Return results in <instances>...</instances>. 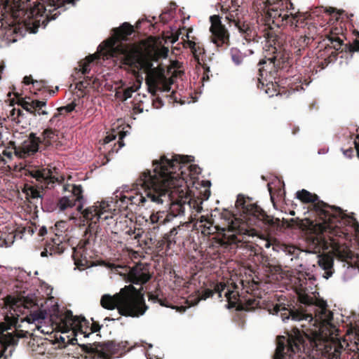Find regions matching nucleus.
<instances>
[{
  "instance_id": "nucleus-15",
  "label": "nucleus",
  "mask_w": 359,
  "mask_h": 359,
  "mask_svg": "<svg viewBox=\"0 0 359 359\" xmlns=\"http://www.w3.org/2000/svg\"><path fill=\"white\" fill-rule=\"evenodd\" d=\"M111 210V205L108 201H97L93 205L86 208L82 215L88 222H90L89 227L94 229L100 220H107L112 217Z\"/></svg>"
},
{
  "instance_id": "nucleus-39",
  "label": "nucleus",
  "mask_w": 359,
  "mask_h": 359,
  "mask_svg": "<svg viewBox=\"0 0 359 359\" xmlns=\"http://www.w3.org/2000/svg\"><path fill=\"white\" fill-rule=\"evenodd\" d=\"M231 60L236 65H240L243 59L242 53L236 48H232L230 50Z\"/></svg>"
},
{
  "instance_id": "nucleus-23",
  "label": "nucleus",
  "mask_w": 359,
  "mask_h": 359,
  "mask_svg": "<svg viewBox=\"0 0 359 359\" xmlns=\"http://www.w3.org/2000/svg\"><path fill=\"white\" fill-rule=\"evenodd\" d=\"M169 192L170 193V200L168 203H165L167 205H170V210L173 213L172 215H170V219H171L177 215H181L184 212L185 201L182 203V198L186 196L187 194H184L183 196H180L176 189L172 187H170Z\"/></svg>"
},
{
  "instance_id": "nucleus-4",
  "label": "nucleus",
  "mask_w": 359,
  "mask_h": 359,
  "mask_svg": "<svg viewBox=\"0 0 359 359\" xmlns=\"http://www.w3.org/2000/svg\"><path fill=\"white\" fill-rule=\"evenodd\" d=\"M172 168V161H168L165 155L160 156L159 159L152 161V170H146L142 172L135 182L137 188L140 187L142 193H136L135 195H130V203L138 206H147V203L151 201L157 205H162L164 202H168L170 197V184H175V187L182 190L184 181L183 179L169 177L167 168ZM182 192V191H181Z\"/></svg>"
},
{
  "instance_id": "nucleus-48",
  "label": "nucleus",
  "mask_w": 359,
  "mask_h": 359,
  "mask_svg": "<svg viewBox=\"0 0 359 359\" xmlns=\"http://www.w3.org/2000/svg\"><path fill=\"white\" fill-rule=\"evenodd\" d=\"M200 66H201V67L203 68V71H204V73H203V80H208L209 79V76H208V73L210 72V67L208 66V65L206 63H205L204 62H201V65H199Z\"/></svg>"
},
{
  "instance_id": "nucleus-25",
  "label": "nucleus",
  "mask_w": 359,
  "mask_h": 359,
  "mask_svg": "<svg viewBox=\"0 0 359 359\" xmlns=\"http://www.w3.org/2000/svg\"><path fill=\"white\" fill-rule=\"evenodd\" d=\"M192 32V28H189L187 30V34L185 35L186 40H184L183 46L186 48H189L191 50V53L197 62L198 65H201V62L202 60L200 59L201 56H203L205 54V49L203 45L199 42H195L193 40L189 39V33Z\"/></svg>"
},
{
  "instance_id": "nucleus-22",
  "label": "nucleus",
  "mask_w": 359,
  "mask_h": 359,
  "mask_svg": "<svg viewBox=\"0 0 359 359\" xmlns=\"http://www.w3.org/2000/svg\"><path fill=\"white\" fill-rule=\"evenodd\" d=\"M271 51L272 52L273 55L269 57L265 55L264 59H262L259 62L258 66L262 67V65L269 62V65H272L276 69L283 68L285 63L287 62L289 58L288 54L285 52L278 50L276 47H271Z\"/></svg>"
},
{
  "instance_id": "nucleus-21",
  "label": "nucleus",
  "mask_w": 359,
  "mask_h": 359,
  "mask_svg": "<svg viewBox=\"0 0 359 359\" xmlns=\"http://www.w3.org/2000/svg\"><path fill=\"white\" fill-rule=\"evenodd\" d=\"M88 243V240L80 241L77 246L72 248V258L77 266H89L90 264V256L88 255L86 249Z\"/></svg>"
},
{
  "instance_id": "nucleus-9",
  "label": "nucleus",
  "mask_w": 359,
  "mask_h": 359,
  "mask_svg": "<svg viewBox=\"0 0 359 359\" xmlns=\"http://www.w3.org/2000/svg\"><path fill=\"white\" fill-rule=\"evenodd\" d=\"M337 28L332 29L324 41V48L318 51V57L324 59L325 65L334 62L339 53L350 54L351 57L354 52L359 51V40L355 39L352 43H344L339 36Z\"/></svg>"
},
{
  "instance_id": "nucleus-6",
  "label": "nucleus",
  "mask_w": 359,
  "mask_h": 359,
  "mask_svg": "<svg viewBox=\"0 0 359 359\" xmlns=\"http://www.w3.org/2000/svg\"><path fill=\"white\" fill-rule=\"evenodd\" d=\"M268 11L265 16L266 23L271 29L272 25L281 27L289 25L293 29L304 27L305 25V13L299 11L294 14H288V11L294 9L291 0H266Z\"/></svg>"
},
{
  "instance_id": "nucleus-47",
  "label": "nucleus",
  "mask_w": 359,
  "mask_h": 359,
  "mask_svg": "<svg viewBox=\"0 0 359 359\" xmlns=\"http://www.w3.org/2000/svg\"><path fill=\"white\" fill-rule=\"evenodd\" d=\"M134 91H135V90H134L133 87H129V88H126L123 90L122 100L126 101L128 98L131 97L132 94Z\"/></svg>"
},
{
  "instance_id": "nucleus-10",
  "label": "nucleus",
  "mask_w": 359,
  "mask_h": 359,
  "mask_svg": "<svg viewBox=\"0 0 359 359\" xmlns=\"http://www.w3.org/2000/svg\"><path fill=\"white\" fill-rule=\"evenodd\" d=\"M127 341L116 342L107 341L81 344V351L89 359H112V355H123L130 350Z\"/></svg>"
},
{
  "instance_id": "nucleus-64",
  "label": "nucleus",
  "mask_w": 359,
  "mask_h": 359,
  "mask_svg": "<svg viewBox=\"0 0 359 359\" xmlns=\"http://www.w3.org/2000/svg\"><path fill=\"white\" fill-rule=\"evenodd\" d=\"M353 148H350V149H346V151H344V154H345L346 156H351V154H353Z\"/></svg>"
},
{
  "instance_id": "nucleus-12",
  "label": "nucleus",
  "mask_w": 359,
  "mask_h": 359,
  "mask_svg": "<svg viewBox=\"0 0 359 359\" xmlns=\"http://www.w3.org/2000/svg\"><path fill=\"white\" fill-rule=\"evenodd\" d=\"M51 320L56 328L62 333L72 330L76 335L77 333L83 334L84 337L90 335V322L84 317L73 316L69 310L64 313L58 312L51 316Z\"/></svg>"
},
{
  "instance_id": "nucleus-5",
  "label": "nucleus",
  "mask_w": 359,
  "mask_h": 359,
  "mask_svg": "<svg viewBox=\"0 0 359 359\" xmlns=\"http://www.w3.org/2000/svg\"><path fill=\"white\" fill-rule=\"evenodd\" d=\"M100 304L108 310L116 308L121 316L132 318L143 316L149 309L145 303L143 287L137 289L133 285H126L113 296L104 294Z\"/></svg>"
},
{
  "instance_id": "nucleus-56",
  "label": "nucleus",
  "mask_w": 359,
  "mask_h": 359,
  "mask_svg": "<svg viewBox=\"0 0 359 359\" xmlns=\"http://www.w3.org/2000/svg\"><path fill=\"white\" fill-rule=\"evenodd\" d=\"M50 251H51V250H50V248H48L47 247V245L46 244L43 250L41 252V256L43 257H48V255H50Z\"/></svg>"
},
{
  "instance_id": "nucleus-8",
  "label": "nucleus",
  "mask_w": 359,
  "mask_h": 359,
  "mask_svg": "<svg viewBox=\"0 0 359 359\" xmlns=\"http://www.w3.org/2000/svg\"><path fill=\"white\" fill-rule=\"evenodd\" d=\"M191 156H184L180 154H173L172 155L171 158L167 159L168 161H172V165H174L173 168L168 167L167 170H165V172H168V175L169 177L175 178V180L177 179H183L184 181L183 189L181 190L177 187L171 182L169 185L170 188L172 187L176 189V190L180 193V196L184 195V194H187L188 189L190 184H194V180L196 179V175L200 174L201 168L197 165H190L187 166V164L191 161Z\"/></svg>"
},
{
  "instance_id": "nucleus-31",
  "label": "nucleus",
  "mask_w": 359,
  "mask_h": 359,
  "mask_svg": "<svg viewBox=\"0 0 359 359\" xmlns=\"http://www.w3.org/2000/svg\"><path fill=\"white\" fill-rule=\"evenodd\" d=\"M149 219L152 225L149 229L153 231L158 230L160 226L170 221V215H165L164 211H158L156 213H152L150 215Z\"/></svg>"
},
{
  "instance_id": "nucleus-32",
  "label": "nucleus",
  "mask_w": 359,
  "mask_h": 359,
  "mask_svg": "<svg viewBox=\"0 0 359 359\" xmlns=\"http://www.w3.org/2000/svg\"><path fill=\"white\" fill-rule=\"evenodd\" d=\"M319 266L324 271L323 277L328 279L332 276L334 272L333 264L334 259L329 255H323L319 257L318 261Z\"/></svg>"
},
{
  "instance_id": "nucleus-40",
  "label": "nucleus",
  "mask_w": 359,
  "mask_h": 359,
  "mask_svg": "<svg viewBox=\"0 0 359 359\" xmlns=\"http://www.w3.org/2000/svg\"><path fill=\"white\" fill-rule=\"evenodd\" d=\"M96 83H97L96 78H93V76H86L84 77L83 81H81L78 83V86H79L80 88L83 87L85 88H86L88 87L95 88L96 86Z\"/></svg>"
},
{
  "instance_id": "nucleus-3",
  "label": "nucleus",
  "mask_w": 359,
  "mask_h": 359,
  "mask_svg": "<svg viewBox=\"0 0 359 359\" xmlns=\"http://www.w3.org/2000/svg\"><path fill=\"white\" fill-rule=\"evenodd\" d=\"M236 207L243 212L241 218L236 217L227 210H224L221 214L226 224L221 228L222 238L218 240V243L224 248L241 243V241L236 234H250V232L254 229H248V227L251 226L269 227L272 230H277L280 227L279 219L267 215L259 205L252 203L250 198H245L244 196L238 195Z\"/></svg>"
},
{
  "instance_id": "nucleus-30",
  "label": "nucleus",
  "mask_w": 359,
  "mask_h": 359,
  "mask_svg": "<svg viewBox=\"0 0 359 359\" xmlns=\"http://www.w3.org/2000/svg\"><path fill=\"white\" fill-rule=\"evenodd\" d=\"M313 41V38L311 36L304 35L295 36L293 39L292 46L294 49V53L297 55H302V50H305L309 44Z\"/></svg>"
},
{
  "instance_id": "nucleus-24",
  "label": "nucleus",
  "mask_w": 359,
  "mask_h": 359,
  "mask_svg": "<svg viewBox=\"0 0 359 359\" xmlns=\"http://www.w3.org/2000/svg\"><path fill=\"white\" fill-rule=\"evenodd\" d=\"M4 304L10 310L15 312H22V309H29L33 305L32 300H27L25 298H17L11 295H7L4 298Z\"/></svg>"
},
{
  "instance_id": "nucleus-53",
  "label": "nucleus",
  "mask_w": 359,
  "mask_h": 359,
  "mask_svg": "<svg viewBox=\"0 0 359 359\" xmlns=\"http://www.w3.org/2000/svg\"><path fill=\"white\" fill-rule=\"evenodd\" d=\"M23 83L25 85H29L30 83H32L33 85H34L35 83L38 84L39 82L36 81H34L31 76H26L23 79Z\"/></svg>"
},
{
  "instance_id": "nucleus-1",
  "label": "nucleus",
  "mask_w": 359,
  "mask_h": 359,
  "mask_svg": "<svg viewBox=\"0 0 359 359\" xmlns=\"http://www.w3.org/2000/svg\"><path fill=\"white\" fill-rule=\"evenodd\" d=\"M149 22L147 19L139 20L135 26L129 22H123L119 27L114 28L112 38L105 42L106 56L116 57L121 65L127 66L135 76H138L140 70L149 72L147 82L149 85L157 84L165 79L162 72H157L156 69L152 68V61H158L161 57H166L168 50L166 48H158L154 44L149 45L144 55L140 48L133 43H123V41H130L134 34L135 29H140L142 22Z\"/></svg>"
},
{
  "instance_id": "nucleus-13",
  "label": "nucleus",
  "mask_w": 359,
  "mask_h": 359,
  "mask_svg": "<svg viewBox=\"0 0 359 359\" xmlns=\"http://www.w3.org/2000/svg\"><path fill=\"white\" fill-rule=\"evenodd\" d=\"M215 290L221 297L222 293L228 302V308H236L237 311H251L259 307V300L252 297H241L238 291L231 290L225 283H219L215 286Z\"/></svg>"
},
{
  "instance_id": "nucleus-14",
  "label": "nucleus",
  "mask_w": 359,
  "mask_h": 359,
  "mask_svg": "<svg viewBox=\"0 0 359 359\" xmlns=\"http://www.w3.org/2000/svg\"><path fill=\"white\" fill-rule=\"evenodd\" d=\"M229 7L234 8L235 9L231 10L228 15L226 16V20L229 25V27L233 26L238 29L240 34L248 41L250 42L255 40L257 35L256 31L253 25L246 20L241 13L238 12V9L236 8L238 6L236 0H231Z\"/></svg>"
},
{
  "instance_id": "nucleus-19",
  "label": "nucleus",
  "mask_w": 359,
  "mask_h": 359,
  "mask_svg": "<svg viewBox=\"0 0 359 359\" xmlns=\"http://www.w3.org/2000/svg\"><path fill=\"white\" fill-rule=\"evenodd\" d=\"M40 140L36 134L31 133L28 135L27 140H24L20 146H15L14 142H11L10 144L13 145V149L16 156L21 158L34 155L39 151L41 147Z\"/></svg>"
},
{
  "instance_id": "nucleus-29",
  "label": "nucleus",
  "mask_w": 359,
  "mask_h": 359,
  "mask_svg": "<svg viewBox=\"0 0 359 359\" xmlns=\"http://www.w3.org/2000/svg\"><path fill=\"white\" fill-rule=\"evenodd\" d=\"M40 140V145L43 149L52 146L57 141V131L52 128L45 129L39 137Z\"/></svg>"
},
{
  "instance_id": "nucleus-17",
  "label": "nucleus",
  "mask_w": 359,
  "mask_h": 359,
  "mask_svg": "<svg viewBox=\"0 0 359 359\" xmlns=\"http://www.w3.org/2000/svg\"><path fill=\"white\" fill-rule=\"evenodd\" d=\"M271 311H272L273 314L280 313L283 320L291 318L292 320L298 321L303 320H307L309 323L313 321V315L311 313H305L302 307L296 309L294 306L280 303L273 305Z\"/></svg>"
},
{
  "instance_id": "nucleus-41",
  "label": "nucleus",
  "mask_w": 359,
  "mask_h": 359,
  "mask_svg": "<svg viewBox=\"0 0 359 359\" xmlns=\"http://www.w3.org/2000/svg\"><path fill=\"white\" fill-rule=\"evenodd\" d=\"M321 309L322 320L327 324L331 323V321L333 319V313L330 311H328L327 309L325 303H324V305L322 306Z\"/></svg>"
},
{
  "instance_id": "nucleus-62",
  "label": "nucleus",
  "mask_w": 359,
  "mask_h": 359,
  "mask_svg": "<svg viewBox=\"0 0 359 359\" xmlns=\"http://www.w3.org/2000/svg\"><path fill=\"white\" fill-rule=\"evenodd\" d=\"M42 87H43V88L44 89V91H47V93H48V95H49L50 96H53V95H55V90H50V89L46 90V87H44V86H42Z\"/></svg>"
},
{
  "instance_id": "nucleus-57",
  "label": "nucleus",
  "mask_w": 359,
  "mask_h": 359,
  "mask_svg": "<svg viewBox=\"0 0 359 359\" xmlns=\"http://www.w3.org/2000/svg\"><path fill=\"white\" fill-rule=\"evenodd\" d=\"M285 250L289 254H294L296 248L294 246L289 245L285 246Z\"/></svg>"
},
{
  "instance_id": "nucleus-50",
  "label": "nucleus",
  "mask_w": 359,
  "mask_h": 359,
  "mask_svg": "<svg viewBox=\"0 0 359 359\" xmlns=\"http://www.w3.org/2000/svg\"><path fill=\"white\" fill-rule=\"evenodd\" d=\"M215 292H217V291L215 290H210V289H207L202 294L201 299H206L207 298L211 297L213 296Z\"/></svg>"
},
{
  "instance_id": "nucleus-46",
  "label": "nucleus",
  "mask_w": 359,
  "mask_h": 359,
  "mask_svg": "<svg viewBox=\"0 0 359 359\" xmlns=\"http://www.w3.org/2000/svg\"><path fill=\"white\" fill-rule=\"evenodd\" d=\"M172 11H168L160 15L159 19L161 22L165 24L172 18Z\"/></svg>"
},
{
  "instance_id": "nucleus-35",
  "label": "nucleus",
  "mask_w": 359,
  "mask_h": 359,
  "mask_svg": "<svg viewBox=\"0 0 359 359\" xmlns=\"http://www.w3.org/2000/svg\"><path fill=\"white\" fill-rule=\"evenodd\" d=\"M32 106L30 110L32 111V114L34 116L38 115H47L48 113L46 110L43 108L46 107V102L44 100H32Z\"/></svg>"
},
{
  "instance_id": "nucleus-2",
  "label": "nucleus",
  "mask_w": 359,
  "mask_h": 359,
  "mask_svg": "<svg viewBox=\"0 0 359 359\" xmlns=\"http://www.w3.org/2000/svg\"><path fill=\"white\" fill-rule=\"evenodd\" d=\"M297 198L304 203H313L318 219L314 226L316 236L313 239V243L318 250H326L335 241L332 237H346L348 234L346 226L350 225L354 218L345 214L338 207L331 206L322 201H319L318 196L311 194L306 189L298 191Z\"/></svg>"
},
{
  "instance_id": "nucleus-37",
  "label": "nucleus",
  "mask_w": 359,
  "mask_h": 359,
  "mask_svg": "<svg viewBox=\"0 0 359 359\" xmlns=\"http://www.w3.org/2000/svg\"><path fill=\"white\" fill-rule=\"evenodd\" d=\"M130 195H122L121 193L119 195L115 196L116 199V205L115 207L118 208L119 209H126L128 208V204L130 203Z\"/></svg>"
},
{
  "instance_id": "nucleus-60",
  "label": "nucleus",
  "mask_w": 359,
  "mask_h": 359,
  "mask_svg": "<svg viewBox=\"0 0 359 359\" xmlns=\"http://www.w3.org/2000/svg\"><path fill=\"white\" fill-rule=\"evenodd\" d=\"M13 152L11 151H8L7 149L4 150L3 154L8 157V158H11L12 157Z\"/></svg>"
},
{
  "instance_id": "nucleus-59",
  "label": "nucleus",
  "mask_w": 359,
  "mask_h": 359,
  "mask_svg": "<svg viewBox=\"0 0 359 359\" xmlns=\"http://www.w3.org/2000/svg\"><path fill=\"white\" fill-rule=\"evenodd\" d=\"M65 222H64V221H60V222H56V224H55V227H56L57 229L64 228V227H65Z\"/></svg>"
},
{
  "instance_id": "nucleus-11",
  "label": "nucleus",
  "mask_w": 359,
  "mask_h": 359,
  "mask_svg": "<svg viewBox=\"0 0 359 359\" xmlns=\"http://www.w3.org/2000/svg\"><path fill=\"white\" fill-rule=\"evenodd\" d=\"M294 334H290L287 339V344L285 345V337L283 336H278L277 337V347L274 355V359H284L286 355L285 350L287 352L295 353L304 350L305 348V337L310 341L311 345L316 346V339L319 334L317 331H313L311 334L304 332V335L297 329L294 328L293 330Z\"/></svg>"
},
{
  "instance_id": "nucleus-49",
  "label": "nucleus",
  "mask_w": 359,
  "mask_h": 359,
  "mask_svg": "<svg viewBox=\"0 0 359 359\" xmlns=\"http://www.w3.org/2000/svg\"><path fill=\"white\" fill-rule=\"evenodd\" d=\"M206 221H211L210 219H207L204 216H201L199 221H198L197 224L198 227L202 229H205V227H208V224H206Z\"/></svg>"
},
{
  "instance_id": "nucleus-27",
  "label": "nucleus",
  "mask_w": 359,
  "mask_h": 359,
  "mask_svg": "<svg viewBox=\"0 0 359 359\" xmlns=\"http://www.w3.org/2000/svg\"><path fill=\"white\" fill-rule=\"evenodd\" d=\"M302 276H303L304 278L302 279L301 277L298 278L299 285L297 286L298 300L300 304H304L305 306H313L315 304V299L306 294V287L305 286L306 284V278L304 277V274H302Z\"/></svg>"
},
{
  "instance_id": "nucleus-20",
  "label": "nucleus",
  "mask_w": 359,
  "mask_h": 359,
  "mask_svg": "<svg viewBox=\"0 0 359 359\" xmlns=\"http://www.w3.org/2000/svg\"><path fill=\"white\" fill-rule=\"evenodd\" d=\"M5 320L7 323H0V344L1 346L0 358L4 355L8 346H15L18 341V339L11 333L4 334L5 331L10 330L15 323V320H13L8 323V320H9V317L8 316H6Z\"/></svg>"
},
{
  "instance_id": "nucleus-58",
  "label": "nucleus",
  "mask_w": 359,
  "mask_h": 359,
  "mask_svg": "<svg viewBox=\"0 0 359 359\" xmlns=\"http://www.w3.org/2000/svg\"><path fill=\"white\" fill-rule=\"evenodd\" d=\"M46 233H47V229L45 226H42L41 228H40L39 231V235L40 236H43Z\"/></svg>"
},
{
  "instance_id": "nucleus-44",
  "label": "nucleus",
  "mask_w": 359,
  "mask_h": 359,
  "mask_svg": "<svg viewBox=\"0 0 359 359\" xmlns=\"http://www.w3.org/2000/svg\"><path fill=\"white\" fill-rule=\"evenodd\" d=\"M91 320L92 323H90V334L99 332L102 327V325H100L98 322L95 321L93 318H91Z\"/></svg>"
},
{
  "instance_id": "nucleus-26",
  "label": "nucleus",
  "mask_w": 359,
  "mask_h": 359,
  "mask_svg": "<svg viewBox=\"0 0 359 359\" xmlns=\"http://www.w3.org/2000/svg\"><path fill=\"white\" fill-rule=\"evenodd\" d=\"M264 67H259L258 69L259 77L257 78V88L264 90V92L269 95V97L278 95L280 94V88L277 83L269 82L266 84L263 81V72H264Z\"/></svg>"
},
{
  "instance_id": "nucleus-54",
  "label": "nucleus",
  "mask_w": 359,
  "mask_h": 359,
  "mask_svg": "<svg viewBox=\"0 0 359 359\" xmlns=\"http://www.w3.org/2000/svg\"><path fill=\"white\" fill-rule=\"evenodd\" d=\"M153 105L155 108L158 109V108H161L163 105V102L161 98L156 97L153 101Z\"/></svg>"
},
{
  "instance_id": "nucleus-18",
  "label": "nucleus",
  "mask_w": 359,
  "mask_h": 359,
  "mask_svg": "<svg viewBox=\"0 0 359 359\" xmlns=\"http://www.w3.org/2000/svg\"><path fill=\"white\" fill-rule=\"evenodd\" d=\"M64 190L71 193L69 196H64L60 198L57 205L60 210H65L67 208H72L79 203L78 210L81 211L83 208V188L80 184H65Z\"/></svg>"
},
{
  "instance_id": "nucleus-55",
  "label": "nucleus",
  "mask_w": 359,
  "mask_h": 359,
  "mask_svg": "<svg viewBox=\"0 0 359 359\" xmlns=\"http://www.w3.org/2000/svg\"><path fill=\"white\" fill-rule=\"evenodd\" d=\"M13 241L11 242L10 243H8L6 240L2 238V234L0 233V247H8L11 245Z\"/></svg>"
},
{
  "instance_id": "nucleus-33",
  "label": "nucleus",
  "mask_w": 359,
  "mask_h": 359,
  "mask_svg": "<svg viewBox=\"0 0 359 359\" xmlns=\"http://www.w3.org/2000/svg\"><path fill=\"white\" fill-rule=\"evenodd\" d=\"M47 247L51 250L50 251V255H61L66 248V243H64L60 240L57 234H55V237L51 238L46 243Z\"/></svg>"
},
{
  "instance_id": "nucleus-52",
  "label": "nucleus",
  "mask_w": 359,
  "mask_h": 359,
  "mask_svg": "<svg viewBox=\"0 0 359 359\" xmlns=\"http://www.w3.org/2000/svg\"><path fill=\"white\" fill-rule=\"evenodd\" d=\"M60 339L64 344H75L77 342V339L75 337L69 338V337H67V341H65V338L63 337H60Z\"/></svg>"
},
{
  "instance_id": "nucleus-51",
  "label": "nucleus",
  "mask_w": 359,
  "mask_h": 359,
  "mask_svg": "<svg viewBox=\"0 0 359 359\" xmlns=\"http://www.w3.org/2000/svg\"><path fill=\"white\" fill-rule=\"evenodd\" d=\"M20 105L22 106V107L25 109L27 111L29 112L30 114H32V111L30 110L29 108H31V106L32 105V101L31 102H27V101H25V100H22L20 103Z\"/></svg>"
},
{
  "instance_id": "nucleus-61",
  "label": "nucleus",
  "mask_w": 359,
  "mask_h": 359,
  "mask_svg": "<svg viewBox=\"0 0 359 359\" xmlns=\"http://www.w3.org/2000/svg\"><path fill=\"white\" fill-rule=\"evenodd\" d=\"M164 245H166V242L163 241V238L158 241L157 243V248H163Z\"/></svg>"
},
{
  "instance_id": "nucleus-43",
  "label": "nucleus",
  "mask_w": 359,
  "mask_h": 359,
  "mask_svg": "<svg viewBox=\"0 0 359 359\" xmlns=\"http://www.w3.org/2000/svg\"><path fill=\"white\" fill-rule=\"evenodd\" d=\"M148 298L149 300L158 302L161 306L169 307V305L168 304V302L166 299H161L158 295L154 294L151 292L148 293Z\"/></svg>"
},
{
  "instance_id": "nucleus-16",
  "label": "nucleus",
  "mask_w": 359,
  "mask_h": 359,
  "mask_svg": "<svg viewBox=\"0 0 359 359\" xmlns=\"http://www.w3.org/2000/svg\"><path fill=\"white\" fill-rule=\"evenodd\" d=\"M211 23L210 32H211V41L221 50H225L229 46V33L225 26L222 23L221 18L218 15L210 17Z\"/></svg>"
},
{
  "instance_id": "nucleus-7",
  "label": "nucleus",
  "mask_w": 359,
  "mask_h": 359,
  "mask_svg": "<svg viewBox=\"0 0 359 359\" xmlns=\"http://www.w3.org/2000/svg\"><path fill=\"white\" fill-rule=\"evenodd\" d=\"M24 174L31 176L37 182L41 183V189L36 187L25 184L22 189V192L26 196V200L35 208L38 205L42 204L43 191L44 189H51L53 184L58 181L57 178L53 175L52 172L48 168H36L31 165L24 168Z\"/></svg>"
},
{
  "instance_id": "nucleus-36",
  "label": "nucleus",
  "mask_w": 359,
  "mask_h": 359,
  "mask_svg": "<svg viewBox=\"0 0 359 359\" xmlns=\"http://www.w3.org/2000/svg\"><path fill=\"white\" fill-rule=\"evenodd\" d=\"M98 57L95 55H90L87 56L84 60H81L79 63V71L81 72L82 74L86 75L90 72V65L93 62H94L95 60L97 59Z\"/></svg>"
},
{
  "instance_id": "nucleus-38",
  "label": "nucleus",
  "mask_w": 359,
  "mask_h": 359,
  "mask_svg": "<svg viewBox=\"0 0 359 359\" xmlns=\"http://www.w3.org/2000/svg\"><path fill=\"white\" fill-rule=\"evenodd\" d=\"M76 106V104L74 102H72L71 103L67 104L66 106L59 107L57 109L59 114H55L50 119V121H53V119L57 117L59 114L64 115L72 112V111L74 110Z\"/></svg>"
},
{
  "instance_id": "nucleus-63",
  "label": "nucleus",
  "mask_w": 359,
  "mask_h": 359,
  "mask_svg": "<svg viewBox=\"0 0 359 359\" xmlns=\"http://www.w3.org/2000/svg\"><path fill=\"white\" fill-rule=\"evenodd\" d=\"M163 90L164 91H169L170 90V83H165L163 86Z\"/></svg>"
},
{
  "instance_id": "nucleus-34",
  "label": "nucleus",
  "mask_w": 359,
  "mask_h": 359,
  "mask_svg": "<svg viewBox=\"0 0 359 359\" xmlns=\"http://www.w3.org/2000/svg\"><path fill=\"white\" fill-rule=\"evenodd\" d=\"M181 230L180 226H173L168 233L164 234L163 241L166 242L167 249L170 248L172 245L177 243Z\"/></svg>"
},
{
  "instance_id": "nucleus-42",
  "label": "nucleus",
  "mask_w": 359,
  "mask_h": 359,
  "mask_svg": "<svg viewBox=\"0 0 359 359\" xmlns=\"http://www.w3.org/2000/svg\"><path fill=\"white\" fill-rule=\"evenodd\" d=\"M206 224H208V227L201 229V232L205 236H210L214 234L216 231H221V228L217 226H213L212 221H206Z\"/></svg>"
},
{
  "instance_id": "nucleus-45",
  "label": "nucleus",
  "mask_w": 359,
  "mask_h": 359,
  "mask_svg": "<svg viewBox=\"0 0 359 359\" xmlns=\"http://www.w3.org/2000/svg\"><path fill=\"white\" fill-rule=\"evenodd\" d=\"M125 145L123 138L120 137L118 141V147L115 144L114 147L108 152L107 156H111L114 153H117L118 150Z\"/></svg>"
},
{
  "instance_id": "nucleus-28",
  "label": "nucleus",
  "mask_w": 359,
  "mask_h": 359,
  "mask_svg": "<svg viewBox=\"0 0 359 359\" xmlns=\"http://www.w3.org/2000/svg\"><path fill=\"white\" fill-rule=\"evenodd\" d=\"M129 280L135 285H143L151 279V275L149 272L144 271L140 267H136L131 269L128 275Z\"/></svg>"
}]
</instances>
